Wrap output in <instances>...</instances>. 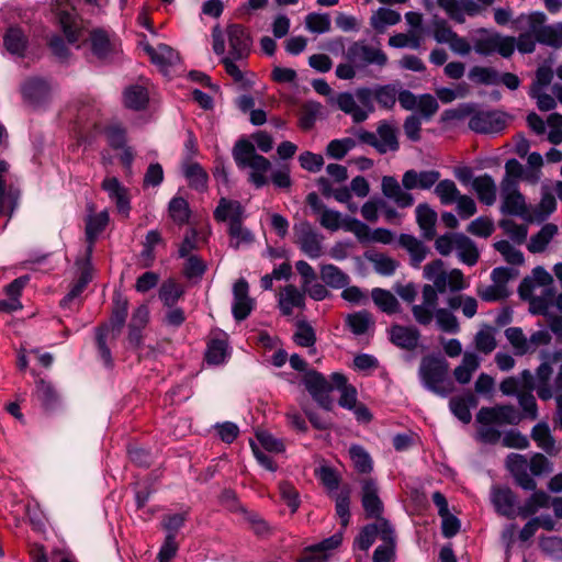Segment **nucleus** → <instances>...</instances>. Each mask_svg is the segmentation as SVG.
Wrapping results in <instances>:
<instances>
[{
  "label": "nucleus",
  "mask_w": 562,
  "mask_h": 562,
  "mask_svg": "<svg viewBox=\"0 0 562 562\" xmlns=\"http://www.w3.org/2000/svg\"><path fill=\"white\" fill-rule=\"evenodd\" d=\"M440 171L430 169L417 171L415 169L406 170L402 176V186L393 176H383L381 180V191L383 195L393 201L397 207H411L415 200L412 190H429L439 182Z\"/></svg>",
  "instance_id": "f257e3e1"
},
{
  "label": "nucleus",
  "mask_w": 562,
  "mask_h": 562,
  "mask_svg": "<svg viewBox=\"0 0 562 562\" xmlns=\"http://www.w3.org/2000/svg\"><path fill=\"white\" fill-rule=\"evenodd\" d=\"M128 299L122 292L114 291L109 321L99 324L94 328L97 356L108 369H111L114 366L112 352L108 345V336L112 333V339H116L121 334L128 316Z\"/></svg>",
  "instance_id": "f03ea898"
},
{
  "label": "nucleus",
  "mask_w": 562,
  "mask_h": 562,
  "mask_svg": "<svg viewBox=\"0 0 562 562\" xmlns=\"http://www.w3.org/2000/svg\"><path fill=\"white\" fill-rule=\"evenodd\" d=\"M232 156L238 169L250 168L248 181L256 189L268 184L266 173L271 169L270 160L256 151L255 145L246 137H240L232 149Z\"/></svg>",
  "instance_id": "7ed1b4c3"
},
{
  "label": "nucleus",
  "mask_w": 562,
  "mask_h": 562,
  "mask_svg": "<svg viewBox=\"0 0 562 562\" xmlns=\"http://www.w3.org/2000/svg\"><path fill=\"white\" fill-rule=\"evenodd\" d=\"M213 216L220 223L228 221V235L232 239H236L235 243H231V246L235 249H238L241 243L250 244L254 241V234L243 226L245 207L239 201L221 198Z\"/></svg>",
  "instance_id": "20e7f679"
},
{
  "label": "nucleus",
  "mask_w": 562,
  "mask_h": 562,
  "mask_svg": "<svg viewBox=\"0 0 562 562\" xmlns=\"http://www.w3.org/2000/svg\"><path fill=\"white\" fill-rule=\"evenodd\" d=\"M449 363L442 356H425L419 366V375L425 389L441 397L453 391V384L447 379Z\"/></svg>",
  "instance_id": "39448f33"
},
{
  "label": "nucleus",
  "mask_w": 562,
  "mask_h": 562,
  "mask_svg": "<svg viewBox=\"0 0 562 562\" xmlns=\"http://www.w3.org/2000/svg\"><path fill=\"white\" fill-rule=\"evenodd\" d=\"M302 383L311 397L326 412L334 408V398L330 396L333 385L326 376L315 369H310L303 375Z\"/></svg>",
  "instance_id": "423d86ee"
},
{
  "label": "nucleus",
  "mask_w": 562,
  "mask_h": 562,
  "mask_svg": "<svg viewBox=\"0 0 562 562\" xmlns=\"http://www.w3.org/2000/svg\"><path fill=\"white\" fill-rule=\"evenodd\" d=\"M376 133L380 139L373 132L361 128L357 133V137L360 143L372 146L381 155L385 154L387 150L397 151L400 149L396 130L386 121L379 123Z\"/></svg>",
  "instance_id": "0eeeda50"
},
{
  "label": "nucleus",
  "mask_w": 562,
  "mask_h": 562,
  "mask_svg": "<svg viewBox=\"0 0 562 562\" xmlns=\"http://www.w3.org/2000/svg\"><path fill=\"white\" fill-rule=\"evenodd\" d=\"M473 48L481 56H491L498 53L502 57L509 58L515 52L516 38L494 32L485 37L476 38Z\"/></svg>",
  "instance_id": "6e6552de"
},
{
  "label": "nucleus",
  "mask_w": 562,
  "mask_h": 562,
  "mask_svg": "<svg viewBox=\"0 0 562 562\" xmlns=\"http://www.w3.org/2000/svg\"><path fill=\"white\" fill-rule=\"evenodd\" d=\"M506 113L498 110L477 111L469 120V128L479 134H498L507 126Z\"/></svg>",
  "instance_id": "1a4fd4ad"
},
{
  "label": "nucleus",
  "mask_w": 562,
  "mask_h": 562,
  "mask_svg": "<svg viewBox=\"0 0 562 562\" xmlns=\"http://www.w3.org/2000/svg\"><path fill=\"white\" fill-rule=\"evenodd\" d=\"M346 58L356 66L376 65L384 67L387 64V56L382 49L360 42H353L348 47Z\"/></svg>",
  "instance_id": "9d476101"
},
{
  "label": "nucleus",
  "mask_w": 562,
  "mask_h": 562,
  "mask_svg": "<svg viewBox=\"0 0 562 562\" xmlns=\"http://www.w3.org/2000/svg\"><path fill=\"white\" fill-rule=\"evenodd\" d=\"M21 94L31 106L42 108L50 101V85L42 77L27 78L21 86Z\"/></svg>",
  "instance_id": "9b49d317"
},
{
  "label": "nucleus",
  "mask_w": 562,
  "mask_h": 562,
  "mask_svg": "<svg viewBox=\"0 0 562 562\" xmlns=\"http://www.w3.org/2000/svg\"><path fill=\"white\" fill-rule=\"evenodd\" d=\"M294 234L300 249L311 259H317L322 255V243L315 228L308 221L295 224Z\"/></svg>",
  "instance_id": "f8f14e48"
},
{
  "label": "nucleus",
  "mask_w": 562,
  "mask_h": 562,
  "mask_svg": "<svg viewBox=\"0 0 562 562\" xmlns=\"http://www.w3.org/2000/svg\"><path fill=\"white\" fill-rule=\"evenodd\" d=\"M226 34L229 44V55L235 60L248 57L251 47V36L243 24L231 23L227 25Z\"/></svg>",
  "instance_id": "ddd939ff"
},
{
  "label": "nucleus",
  "mask_w": 562,
  "mask_h": 562,
  "mask_svg": "<svg viewBox=\"0 0 562 562\" xmlns=\"http://www.w3.org/2000/svg\"><path fill=\"white\" fill-rule=\"evenodd\" d=\"M90 49L100 61L108 63L117 54V45L108 32L101 27L92 29L89 33Z\"/></svg>",
  "instance_id": "4468645a"
},
{
  "label": "nucleus",
  "mask_w": 562,
  "mask_h": 562,
  "mask_svg": "<svg viewBox=\"0 0 562 562\" xmlns=\"http://www.w3.org/2000/svg\"><path fill=\"white\" fill-rule=\"evenodd\" d=\"M361 503L368 518L379 519L383 514V503L379 497L376 481L367 477L361 481Z\"/></svg>",
  "instance_id": "2eb2a0df"
},
{
  "label": "nucleus",
  "mask_w": 562,
  "mask_h": 562,
  "mask_svg": "<svg viewBox=\"0 0 562 562\" xmlns=\"http://www.w3.org/2000/svg\"><path fill=\"white\" fill-rule=\"evenodd\" d=\"M342 542V532H336L321 542L304 549L301 562H327L333 551Z\"/></svg>",
  "instance_id": "dca6fc26"
},
{
  "label": "nucleus",
  "mask_w": 562,
  "mask_h": 562,
  "mask_svg": "<svg viewBox=\"0 0 562 562\" xmlns=\"http://www.w3.org/2000/svg\"><path fill=\"white\" fill-rule=\"evenodd\" d=\"M437 4L460 24L465 22V14L475 16L481 12V7L474 0H437Z\"/></svg>",
  "instance_id": "f3484780"
},
{
  "label": "nucleus",
  "mask_w": 562,
  "mask_h": 562,
  "mask_svg": "<svg viewBox=\"0 0 562 562\" xmlns=\"http://www.w3.org/2000/svg\"><path fill=\"white\" fill-rule=\"evenodd\" d=\"M35 396L46 413L56 412L60 406V395L55 385L43 378L35 381Z\"/></svg>",
  "instance_id": "a211bd4d"
},
{
  "label": "nucleus",
  "mask_w": 562,
  "mask_h": 562,
  "mask_svg": "<svg viewBox=\"0 0 562 562\" xmlns=\"http://www.w3.org/2000/svg\"><path fill=\"white\" fill-rule=\"evenodd\" d=\"M419 338L420 333L416 327L394 324L390 328V341L401 349H416Z\"/></svg>",
  "instance_id": "6ab92c4d"
},
{
  "label": "nucleus",
  "mask_w": 562,
  "mask_h": 562,
  "mask_svg": "<svg viewBox=\"0 0 562 562\" xmlns=\"http://www.w3.org/2000/svg\"><path fill=\"white\" fill-rule=\"evenodd\" d=\"M479 405V398L468 391L462 395L453 396L449 401V409L460 422L469 424L472 419L471 409Z\"/></svg>",
  "instance_id": "aec40b11"
},
{
  "label": "nucleus",
  "mask_w": 562,
  "mask_h": 562,
  "mask_svg": "<svg viewBox=\"0 0 562 562\" xmlns=\"http://www.w3.org/2000/svg\"><path fill=\"white\" fill-rule=\"evenodd\" d=\"M122 102L128 110L144 111L149 104V92L147 88L138 83L130 85L123 90Z\"/></svg>",
  "instance_id": "412c9836"
},
{
  "label": "nucleus",
  "mask_w": 562,
  "mask_h": 562,
  "mask_svg": "<svg viewBox=\"0 0 562 562\" xmlns=\"http://www.w3.org/2000/svg\"><path fill=\"white\" fill-rule=\"evenodd\" d=\"M492 503L499 515L507 518L515 517L516 495L509 487H494Z\"/></svg>",
  "instance_id": "4be33fe9"
},
{
  "label": "nucleus",
  "mask_w": 562,
  "mask_h": 562,
  "mask_svg": "<svg viewBox=\"0 0 562 562\" xmlns=\"http://www.w3.org/2000/svg\"><path fill=\"white\" fill-rule=\"evenodd\" d=\"M472 189L475 191L481 203L487 206L495 203L497 188L491 175L484 173L475 177L472 181Z\"/></svg>",
  "instance_id": "5701e85b"
},
{
  "label": "nucleus",
  "mask_w": 562,
  "mask_h": 562,
  "mask_svg": "<svg viewBox=\"0 0 562 562\" xmlns=\"http://www.w3.org/2000/svg\"><path fill=\"white\" fill-rule=\"evenodd\" d=\"M454 244L461 262L472 267L477 263L480 252L475 243L462 233L454 234Z\"/></svg>",
  "instance_id": "b1692460"
},
{
  "label": "nucleus",
  "mask_w": 562,
  "mask_h": 562,
  "mask_svg": "<svg viewBox=\"0 0 562 562\" xmlns=\"http://www.w3.org/2000/svg\"><path fill=\"white\" fill-rule=\"evenodd\" d=\"M398 244L409 252L412 267L418 268L426 259L428 248L415 236L401 234L398 237Z\"/></svg>",
  "instance_id": "393cba45"
},
{
  "label": "nucleus",
  "mask_w": 562,
  "mask_h": 562,
  "mask_svg": "<svg viewBox=\"0 0 562 562\" xmlns=\"http://www.w3.org/2000/svg\"><path fill=\"white\" fill-rule=\"evenodd\" d=\"M27 37L20 27H9L3 36L5 49L19 57H24L27 48Z\"/></svg>",
  "instance_id": "a878e982"
},
{
  "label": "nucleus",
  "mask_w": 562,
  "mask_h": 562,
  "mask_svg": "<svg viewBox=\"0 0 562 562\" xmlns=\"http://www.w3.org/2000/svg\"><path fill=\"white\" fill-rule=\"evenodd\" d=\"M319 277L325 285L333 289H342L350 282L349 276L333 263L323 265Z\"/></svg>",
  "instance_id": "bb28decb"
},
{
  "label": "nucleus",
  "mask_w": 562,
  "mask_h": 562,
  "mask_svg": "<svg viewBox=\"0 0 562 562\" xmlns=\"http://www.w3.org/2000/svg\"><path fill=\"white\" fill-rule=\"evenodd\" d=\"M183 175L191 189L199 192H204L207 189L209 176L199 162L184 165Z\"/></svg>",
  "instance_id": "cd10ccee"
},
{
  "label": "nucleus",
  "mask_w": 562,
  "mask_h": 562,
  "mask_svg": "<svg viewBox=\"0 0 562 562\" xmlns=\"http://www.w3.org/2000/svg\"><path fill=\"white\" fill-rule=\"evenodd\" d=\"M557 233L558 226L555 224H544L537 234L530 237L527 246L528 250L532 254L543 252Z\"/></svg>",
  "instance_id": "c85d7f7f"
},
{
  "label": "nucleus",
  "mask_w": 562,
  "mask_h": 562,
  "mask_svg": "<svg viewBox=\"0 0 562 562\" xmlns=\"http://www.w3.org/2000/svg\"><path fill=\"white\" fill-rule=\"evenodd\" d=\"M501 212L505 215L520 216L525 220L531 221L528 214V206L526 199L521 192H517L512 196H504Z\"/></svg>",
  "instance_id": "c756f323"
},
{
  "label": "nucleus",
  "mask_w": 562,
  "mask_h": 562,
  "mask_svg": "<svg viewBox=\"0 0 562 562\" xmlns=\"http://www.w3.org/2000/svg\"><path fill=\"white\" fill-rule=\"evenodd\" d=\"M184 295L183 286L175 279L169 278L164 281L159 289V300L166 307H173L178 301Z\"/></svg>",
  "instance_id": "7c9ffc66"
},
{
  "label": "nucleus",
  "mask_w": 562,
  "mask_h": 562,
  "mask_svg": "<svg viewBox=\"0 0 562 562\" xmlns=\"http://www.w3.org/2000/svg\"><path fill=\"white\" fill-rule=\"evenodd\" d=\"M400 88V82L374 86L375 101L379 106L392 110L395 106Z\"/></svg>",
  "instance_id": "2f4dec72"
},
{
  "label": "nucleus",
  "mask_w": 562,
  "mask_h": 562,
  "mask_svg": "<svg viewBox=\"0 0 562 562\" xmlns=\"http://www.w3.org/2000/svg\"><path fill=\"white\" fill-rule=\"evenodd\" d=\"M160 244L165 245V240L158 229H151L146 234L140 251V258L144 261L143 266L145 268H150L154 265L156 259L155 247Z\"/></svg>",
  "instance_id": "473e14b6"
},
{
  "label": "nucleus",
  "mask_w": 562,
  "mask_h": 562,
  "mask_svg": "<svg viewBox=\"0 0 562 562\" xmlns=\"http://www.w3.org/2000/svg\"><path fill=\"white\" fill-rule=\"evenodd\" d=\"M108 223L109 215L106 212H100L94 216L88 217L86 222V239L89 244L88 247H91L92 250L98 236L105 229Z\"/></svg>",
  "instance_id": "72a5a7b5"
},
{
  "label": "nucleus",
  "mask_w": 562,
  "mask_h": 562,
  "mask_svg": "<svg viewBox=\"0 0 562 562\" xmlns=\"http://www.w3.org/2000/svg\"><path fill=\"white\" fill-rule=\"evenodd\" d=\"M349 456L355 470L360 474H369L373 470V460L370 453L360 445H351Z\"/></svg>",
  "instance_id": "f704fd0d"
},
{
  "label": "nucleus",
  "mask_w": 562,
  "mask_h": 562,
  "mask_svg": "<svg viewBox=\"0 0 562 562\" xmlns=\"http://www.w3.org/2000/svg\"><path fill=\"white\" fill-rule=\"evenodd\" d=\"M531 438L537 442L538 447L547 453L553 454L555 452V440L546 422H540L532 427Z\"/></svg>",
  "instance_id": "c9c22d12"
},
{
  "label": "nucleus",
  "mask_w": 562,
  "mask_h": 562,
  "mask_svg": "<svg viewBox=\"0 0 562 562\" xmlns=\"http://www.w3.org/2000/svg\"><path fill=\"white\" fill-rule=\"evenodd\" d=\"M364 257L373 263L374 270L376 273L391 277L395 273L400 262L384 254H371L367 251Z\"/></svg>",
  "instance_id": "e433bc0d"
},
{
  "label": "nucleus",
  "mask_w": 562,
  "mask_h": 562,
  "mask_svg": "<svg viewBox=\"0 0 562 562\" xmlns=\"http://www.w3.org/2000/svg\"><path fill=\"white\" fill-rule=\"evenodd\" d=\"M345 323L350 331L357 336L364 335L369 327L373 325L371 314L366 310L348 314Z\"/></svg>",
  "instance_id": "4c0bfd02"
},
{
  "label": "nucleus",
  "mask_w": 562,
  "mask_h": 562,
  "mask_svg": "<svg viewBox=\"0 0 562 562\" xmlns=\"http://www.w3.org/2000/svg\"><path fill=\"white\" fill-rule=\"evenodd\" d=\"M227 342L224 339L214 338L207 342L204 359L209 364L218 366L229 356Z\"/></svg>",
  "instance_id": "58836bf2"
},
{
  "label": "nucleus",
  "mask_w": 562,
  "mask_h": 562,
  "mask_svg": "<svg viewBox=\"0 0 562 562\" xmlns=\"http://www.w3.org/2000/svg\"><path fill=\"white\" fill-rule=\"evenodd\" d=\"M371 296L374 304L386 314L397 313L400 303L397 299L389 291L381 288H374L371 291Z\"/></svg>",
  "instance_id": "ea45409f"
},
{
  "label": "nucleus",
  "mask_w": 562,
  "mask_h": 562,
  "mask_svg": "<svg viewBox=\"0 0 562 562\" xmlns=\"http://www.w3.org/2000/svg\"><path fill=\"white\" fill-rule=\"evenodd\" d=\"M539 44L553 47L555 49L562 47V22L549 24L539 30L537 38Z\"/></svg>",
  "instance_id": "a19ab883"
},
{
  "label": "nucleus",
  "mask_w": 562,
  "mask_h": 562,
  "mask_svg": "<svg viewBox=\"0 0 562 562\" xmlns=\"http://www.w3.org/2000/svg\"><path fill=\"white\" fill-rule=\"evenodd\" d=\"M401 21V14L389 8H380L371 16L370 24L379 33L384 32L387 25H395Z\"/></svg>",
  "instance_id": "79ce46f5"
},
{
  "label": "nucleus",
  "mask_w": 562,
  "mask_h": 562,
  "mask_svg": "<svg viewBox=\"0 0 562 562\" xmlns=\"http://www.w3.org/2000/svg\"><path fill=\"white\" fill-rule=\"evenodd\" d=\"M58 21L67 42L76 44L81 35V27H79L76 16L68 11H61Z\"/></svg>",
  "instance_id": "37998d69"
},
{
  "label": "nucleus",
  "mask_w": 562,
  "mask_h": 562,
  "mask_svg": "<svg viewBox=\"0 0 562 562\" xmlns=\"http://www.w3.org/2000/svg\"><path fill=\"white\" fill-rule=\"evenodd\" d=\"M103 134L112 149L119 150L126 147L127 131L121 123H112L104 126Z\"/></svg>",
  "instance_id": "c03bdc74"
},
{
  "label": "nucleus",
  "mask_w": 562,
  "mask_h": 562,
  "mask_svg": "<svg viewBox=\"0 0 562 562\" xmlns=\"http://www.w3.org/2000/svg\"><path fill=\"white\" fill-rule=\"evenodd\" d=\"M350 496L351 490L348 485L344 486L335 496L336 515L339 517L342 528L350 522Z\"/></svg>",
  "instance_id": "a18cd8bd"
},
{
  "label": "nucleus",
  "mask_w": 562,
  "mask_h": 562,
  "mask_svg": "<svg viewBox=\"0 0 562 562\" xmlns=\"http://www.w3.org/2000/svg\"><path fill=\"white\" fill-rule=\"evenodd\" d=\"M547 15L541 11H535L530 14L521 13L516 20H514V25L516 29H522L525 24L529 27V33H532L537 36L539 30L546 27Z\"/></svg>",
  "instance_id": "49530a36"
},
{
  "label": "nucleus",
  "mask_w": 562,
  "mask_h": 562,
  "mask_svg": "<svg viewBox=\"0 0 562 562\" xmlns=\"http://www.w3.org/2000/svg\"><path fill=\"white\" fill-rule=\"evenodd\" d=\"M468 77L477 85H498L499 74L492 67L474 66L470 69Z\"/></svg>",
  "instance_id": "de8ad7c7"
},
{
  "label": "nucleus",
  "mask_w": 562,
  "mask_h": 562,
  "mask_svg": "<svg viewBox=\"0 0 562 562\" xmlns=\"http://www.w3.org/2000/svg\"><path fill=\"white\" fill-rule=\"evenodd\" d=\"M169 215L175 223L183 225L189 222L191 211L189 203L181 196H175L169 202Z\"/></svg>",
  "instance_id": "09e8293b"
},
{
  "label": "nucleus",
  "mask_w": 562,
  "mask_h": 562,
  "mask_svg": "<svg viewBox=\"0 0 562 562\" xmlns=\"http://www.w3.org/2000/svg\"><path fill=\"white\" fill-rule=\"evenodd\" d=\"M435 194L440 199L441 204L450 205L460 198V191L450 179L439 180L435 187Z\"/></svg>",
  "instance_id": "8fccbe9b"
},
{
  "label": "nucleus",
  "mask_w": 562,
  "mask_h": 562,
  "mask_svg": "<svg viewBox=\"0 0 562 562\" xmlns=\"http://www.w3.org/2000/svg\"><path fill=\"white\" fill-rule=\"evenodd\" d=\"M316 479L322 483V485L327 488L329 492L336 491L339 488L341 477L336 469L330 465H321L315 469L314 472Z\"/></svg>",
  "instance_id": "3c124183"
},
{
  "label": "nucleus",
  "mask_w": 562,
  "mask_h": 562,
  "mask_svg": "<svg viewBox=\"0 0 562 562\" xmlns=\"http://www.w3.org/2000/svg\"><path fill=\"white\" fill-rule=\"evenodd\" d=\"M293 341L300 347L311 348L316 342V333L306 321H299Z\"/></svg>",
  "instance_id": "603ef678"
},
{
  "label": "nucleus",
  "mask_w": 562,
  "mask_h": 562,
  "mask_svg": "<svg viewBox=\"0 0 562 562\" xmlns=\"http://www.w3.org/2000/svg\"><path fill=\"white\" fill-rule=\"evenodd\" d=\"M321 109V103L316 101H308L302 105L299 125L303 131H310L314 127Z\"/></svg>",
  "instance_id": "864d4df0"
},
{
  "label": "nucleus",
  "mask_w": 562,
  "mask_h": 562,
  "mask_svg": "<svg viewBox=\"0 0 562 562\" xmlns=\"http://www.w3.org/2000/svg\"><path fill=\"white\" fill-rule=\"evenodd\" d=\"M378 524L371 522L363 526L353 540V547L361 551H368L378 537Z\"/></svg>",
  "instance_id": "5fc2aeb1"
},
{
  "label": "nucleus",
  "mask_w": 562,
  "mask_h": 562,
  "mask_svg": "<svg viewBox=\"0 0 562 562\" xmlns=\"http://www.w3.org/2000/svg\"><path fill=\"white\" fill-rule=\"evenodd\" d=\"M305 26L312 33H327L331 27L330 18L327 13H308L305 16Z\"/></svg>",
  "instance_id": "6e6d98bb"
},
{
  "label": "nucleus",
  "mask_w": 562,
  "mask_h": 562,
  "mask_svg": "<svg viewBox=\"0 0 562 562\" xmlns=\"http://www.w3.org/2000/svg\"><path fill=\"white\" fill-rule=\"evenodd\" d=\"M494 248L509 265L521 266L525 262L524 254L519 249H516L508 240L503 239L496 241Z\"/></svg>",
  "instance_id": "4d7b16f0"
},
{
  "label": "nucleus",
  "mask_w": 562,
  "mask_h": 562,
  "mask_svg": "<svg viewBox=\"0 0 562 562\" xmlns=\"http://www.w3.org/2000/svg\"><path fill=\"white\" fill-rule=\"evenodd\" d=\"M505 336L515 349V355L524 356L529 351V344L520 327H508Z\"/></svg>",
  "instance_id": "13d9d810"
},
{
  "label": "nucleus",
  "mask_w": 562,
  "mask_h": 562,
  "mask_svg": "<svg viewBox=\"0 0 562 562\" xmlns=\"http://www.w3.org/2000/svg\"><path fill=\"white\" fill-rule=\"evenodd\" d=\"M495 328L486 326V329H482L475 335L476 349L485 355L491 353L497 346L495 336Z\"/></svg>",
  "instance_id": "bf43d9fd"
},
{
  "label": "nucleus",
  "mask_w": 562,
  "mask_h": 562,
  "mask_svg": "<svg viewBox=\"0 0 562 562\" xmlns=\"http://www.w3.org/2000/svg\"><path fill=\"white\" fill-rule=\"evenodd\" d=\"M437 324L440 329L448 334H457L460 330L458 318L447 308L436 310Z\"/></svg>",
  "instance_id": "052dcab7"
},
{
  "label": "nucleus",
  "mask_w": 562,
  "mask_h": 562,
  "mask_svg": "<svg viewBox=\"0 0 562 562\" xmlns=\"http://www.w3.org/2000/svg\"><path fill=\"white\" fill-rule=\"evenodd\" d=\"M467 231L474 236L487 238L494 232V223L488 217L480 216L469 224Z\"/></svg>",
  "instance_id": "680f3d73"
},
{
  "label": "nucleus",
  "mask_w": 562,
  "mask_h": 562,
  "mask_svg": "<svg viewBox=\"0 0 562 562\" xmlns=\"http://www.w3.org/2000/svg\"><path fill=\"white\" fill-rule=\"evenodd\" d=\"M206 269L207 267L205 262L200 257L196 255H191L187 258L182 272L186 278L191 280L202 278Z\"/></svg>",
  "instance_id": "e2e57ef3"
},
{
  "label": "nucleus",
  "mask_w": 562,
  "mask_h": 562,
  "mask_svg": "<svg viewBox=\"0 0 562 562\" xmlns=\"http://www.w3.org/2000/svg\"><path fill=\"white\" fill-rule=\"evenodd\" d=\"M499 227L510 235V238L517 243L522 244L528 235V228L524 224H516L513 220H501Z\"/></svg>",
  "instance_id": "0e129e2a"
},
{
  "label": "nucleus",
  "mask_w": 562,
  "mask_h": 562,
  "mask_svg": "<svg viewBox=\"0 0 562 562\" xmlns=\"http://www.w3.org/2000/svg\"><path fill=\"white\" fill-rule=\"evenodd\" d=\"M434 38L442 44L451 41L456 32L450 27L445 19L434 16L432 19Z\"/></svg>",
  "instance_id": "69168bd1"
},
{
  "label": "nucleus",
  "mask_w": 562,
  "mask_h": 562,
  "mask_svg": "<svg viewBox=\"0 0 562 562\" xmlns=\"http://www.w3.org/2000/svg\"><path fill=\"white\" fill-rule=\"evenodd\" d=\"M179 544L176 541V536L166 535L165 540L157 554L158 562H171L177 555Z\"/></svg>",
  "instance_id": "338daca9"
},
{
  "label": "nucleus",
  "mask_w": 562,
  "mask_h": 562,
  "mask_svg": "<svg viewBox=\"0 0 562 562\" xmlns=\"http://www.w3.org/2000/svg\"><path fill=\"white\" fill-rule=\"evenodd\" d=\"M417 109L426 120L431 119L439 109L436 98L430 93H424L418 97Z\"/></svg>",
  "instance_id": "774afa93"
}]
</instances>
